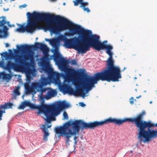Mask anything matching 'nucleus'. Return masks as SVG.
<instances>
[{
	"mask_svg": "<svg viewBox=\"0 0 157 157\" xmlns=\"http://www.w3.org/2000/svg\"><path fill=\"white\" fill-rule=\"evenodd\" d=\"M121 78V72L106 67L101 72L96 73L94 78L92 77L86 78L82 84V88L79 87L75 90L69 85L64 84L62 86V88L66 90L70 94L75 96L80 95L84 98L86 94L84 93V90H86L87 92L90 90L93 87H95L94 84L97 83L98 81L118 82L119 79Z\"/></svg>",
	"mask_w": 157,
	"mask_h": 157,
	"instance_id": "obj_1",
	"label": "nucleus"
},
{
	"mask_svg": "<svg viewBox=\"0 0 157 157\" xmlns=\"http://www.w3.org/2000/svg\"><path fill=\"white\" fill-rule=\"evenodd\" d=\"M70 32L66 33L65 35L70 36L76 34H79L82 40L76 36L70 39H67L64 43L66 47L68 48H74L78 52L83 54L89 50V38L86 34L90 30H86L79 25L75 24L69 29Z\"/></svg>",
	"mask_w": 157,
	"mask_h": 157,
	"instance_id": "obj_2",
	"label": "nucleus"
},
{
	"mask_svg": "<svg viewBox=\"0 0 157 157\" xmlns=\"http://www.w3.org/2000/svg\"><path fill=\"white\" fill-rule=\"evenodd\" d=\"M43 21L46 23V25L41 28L45 31H49L54 34H57L60 31L69 29L74 24L67 19L48 13H44Z\"/></svg>",
	"mask_w": 157,
	"mask_h": 157,
	"instance_id": "obj_3",
	"label": "nucleus"
},
{
	"mask_svg": "<svg viewBox=\"0 0 157 157\" xmlns=\"http://www.w3.org/2000/svg\"><path fill=\"white\" fill-rule=\"evenodd\" d=\"M86 35V37L89 38V49L90 48L92 47L98 51L106 49V53L109 56L106 62V67L121 72L119 67L114 65L112 58L113 53L111 52L113 47L110 45H106L104 43H101L100 40V37L97 35L92 34L91 31H89Z\"/></svg>",
	"mask_w": 157,
	"mask_h": 157,
	"instance_id": "obj_4",
	"label": "nucleus"
},
{
	"mask_svg": "<svg viewBox=\"0 0 157 157\" xmlns=\"http://www.w3.org/2000/svg\"><path fill=\"white\" fill-rule=\"evenodd\" d=\"M55 57H53V59L58 65L61 70L63 71L66 75L59 73L56 72H52L50 75V78L56 83L57 81H59V78L61 77H63L65 81L69 82L71 81L75 82V80L79 74L78 71L74 68H67L66 65L68 63V61L66 60L63 57L60 56L59 58L55 59Z\"/></svg>",
	"mask_w": 157,
	"mask_h": 157,
	"instance_id": "obj_5",
	"label": "nucleus"
},
{
	"mask_svg": "<svg viewBox=\"0 0 157 157\" xmlns=\"http://www.w3.org/2000/svg\"><path fill=\"white\" fill-rule=\"evenodd\" d=\"M55 130L56 133L59 134L66 138V144L68 145H69V142L70 138L77 134L79 131L74 121L70 120L62 126L56 127Z\"/></svg>",
	"mask_w": 157,
	"mask_h": 157,
	"instance_id": "obj_6",
	"label": "nucleus"
},
{
	"mask_svg": "<svg viewBox=\"0 0 157 157\" xmlns=\"http://www.w3.org/2000/svg\"><path fill=\"white\" fill-rule=\"evenodd\" d=\"M145 113V112L143 111L135 117L125 118L123 119H121L122 124L127 122L134 123L136 127L138 128V133H140L144 129L146 128H150L153 125V124L151 123V121H146L143 120V117Z\"/></svg>",
	"mask_w": 157,
	"mask_h": 157,
	"instance_id": "obj_7",
	"label": "nucleus"
},
{
	"mask_svg": "<svg viewBox=\"0 0 157 157\" xmlns=\"http://www.w3.org/2000/svg\"><path fill=\"white\" fill-rule=\"evenodd\" d=\"M11 58H13L15 60V63L12 62L10 61H8L6 67V69L10 72L11 69L16 70L21 68L25 66L28 64V63L26 62V60L29 59L33 58L31 56H25L24 59L20 55H14L13 54L10 56Z\"/></svg>",
	"mask_w": 157,
	"mask_h": 157,
	"instance_id": "obj_8",
	"label": "nucleus"
},
{
	"mask_svg": "<svg viewBox=\"0 0 157 157\" xmlns=\"http://www.w3.org/2000/svg\"><path fill=\"white\" fill-rule=\"evenodd\" d=\"M26 15L29 18V22L26 26V32L32 33L36 28H40V26H38L37 23L40 21H43L44 13H38L34 11L32 13L28 12Z\"/></svg>",
	"mask_w": 157,
	"mask_h": 157,
	"instance_id": "obj_9",
	"label": "nucleus"
},
{
	"mask_svg": "<svg viewBox=\"0 0 157 157\" xmlns=\"http://www.w3.org/2000/svg\"><path fill=\"white\" fill-rule=\"evenodd\" d=\"M70 106V105L65 101H59L57 106L54 105H48V122H50L52 118L59 115L63 109Z\"/></svg>",
	"mask_w": 157,
	"mask_h": 157,
	"instance_id": "obj_10",
	"label": "nucleus"
},
{
	"mask_svg": "<svg viewBox=\"0 0 157 157\" xmlns=\"http://www.w3.org/2000/svg\"><path fill=\"white\" fill-rule=\"evenodd\" d=\"M147 128V130L144 129L141 132L138 133V138L140 144L142 142L144 143L149 142L151 141L152 139L155 138L157 137V130H151L150 128Z\"/></svg>",
	"mask_w": 157,
	"mask_h": 157,
	"instance_id": "obj_11",
	"label": "nucleus"
},
{
	"mask_svg": "<svg viewBox=\"0 0 157 157\" xmlns=\"http://www.w3.org/2000/svg\"><path fill=\"white\" fill-rule=\"evenodd\" d=\"M35 44V45L25 44L24 45H20V46L17 45V48L18 50H15V52L16 54H17L18 53L19 51L20 52L25 51L29 52L35 48H40L43 51H46L48 49L47 45L43 44L36 42Z\"/></svg>",
	"mask_w": 157,
	"mask_h": 157,
	"instance_id": "obj_12",
	"label": "nucleus"
},
{
	"mask_svg": "<svg viewBox=\"0 0 157 157\" xmlns=\"http://www.w3.org/2000/svg\"><path fill=\"white\" fill-rule=\"evenodd\" d=\"M74 122L78 128L79 130L88 129H94L96 127H98L96 121L88 123H86L82 120H76Z\"/></svg>",
	"mask_w": 157,
	"mask_h": 157,
	"instance_id": "obj_13",
	"label": "nucleus"
},
{
	"mask_svg": "<svg viewBox=\"0 0 157 157\" xmlns=\"http://www.w3.org/2000/svg\"><path fill=\"white\" fill-rule=\"evenodd\" d=\"M45 40L47 41H49L51 45L54 48V49L52 51V52L54 53L53 57H55V59H57L60 57V54L59 52L58 49V41L57 39H53L52 40H49L46 38Z\"/></svg>",
	"mask_w": 157,
	"mask_h": 157,
	"instance_id": "obj_14",
	"label": "nucleus"
},
{
	"mask_svg": "<svg viewBox=\"0 0 157 157\" xmlns=\"http://www.w3.org/2000/svg\"><path fill=\"white\" fill-rule=\"evenodd\" d=\"M32 109H37L40 113H43L47 118V121L48 122V105H36L32 103H30L29 106Z\"/></svg>",
	"mask_w": 157,
	"mask_h": 157,
	"instance_id": "obj_15",
	"label": "nucleus"
},
{
	"mask_svg": "<svg viewBox=\"0 0 157 157\" xmlns=\"http://www.w3.org/2000/svg\"><path fill=\"white\" fill-rule=\"evenodd\" d=\"M96 121L98 127L100 126L109 123H113L115 124H117L118 125H120L122 124L121 119L113 118L111 117H109L103 121Z\"/></svg>",
	"mask_w": 157,
	"mask_h": 157,
	"instance_id": "obj_16",
	"label": "nucleus"
},
{
	"mask_svg": "<svg viewBox=\"0 0 157 157\" xmlns=\"http://www.w3.org/2000/svg\"><path fill=\"white\" fill-rule=\"evenodd\" d=\"M3 18L1 20H0V27H2V29H0V38H2L6 36L7 34V31L8 29L7 27L5 25L6 21L5 20V17L2 16L0 17Z\"/></svg>",
	"mask_w": 157,
	"mask_h": 157,
	"instance_id": "obj_17",
	"label": "nucleus"
},
{
	"mask_svg": "<svg viewBox=\"0 0 157 157\" xmlns=\"http://www.w3.org/2000/svg\"><path fill=\"white\" fill-rule=\"evenodd\" d=\"M13 105L12 103L7 102L5 103L4 104L0 105V121L2 119L3 114L5 113V109L11 108Z\"/></svg>",
	"mask_w": 157,
	"mask_h": 157,
	"instance_id": "obj_18",
	"label": "nucleus"
},
{
	"mask_svg": "<svg viewBox=\"0 0 157 157\" xmlns=\"http://www.w3.org/2000/svg\"><path fill=\"white\" fill-rule=\"evenodd\" d=\"M37 86V84L35 82L32 83L31 87H30L27 84H25V89L28 93L33 92L35 90H36Z\"/></svg>",
	"mask_w": 157,
	"mask_h": 157,
	"instance_id": "obj_19",
	"label": "nucleus"
},
{
	"mask_svg": "<svg viewBox=\"0 0 157 157\" xmlns=\"http://www.w3.org/2000/svg\"><path fill=\"white\" fill-rule=\"evenodd\" d=\"M44 55L45 56L42 62V65L43 67L44 68V70H46L48 68V63L47 60L48 59L49 55L47 53L45 54Z\"/></svg>",
	"mask_w": 157,
	"mask_h": 157,
	"instance_id": "obj_20",
	"label": "nucleus"
},
{
	"mask_svg": "<svg viewBox=\"0 0 157 157\" xmlns=\"http://www.w3.org/2000/svg\"><path fill=\"white\" fill-rule=\"evenodd\" d=\"M2 76L3 79L9 81L12 78V75L10 74H6L4 72H2L0 73V76Z\"/></svg>",
	"mask_w": 157,
	"mask_h": 157,
	"instance_id": "obj_21",
	"label": "nucleus"
},
{
	"mask_svg": "<svg viewBox=\"0 0 157 157\" xmlns=\"http://www.w3.org/2000/svg\"><path fill=\"white\" fill-rule=\"evenodd\" d=\"M38 86L36 87V90L37 91L39 92L41 95H43V94L47 91L49 89V88H43L44 86H41L40 85L37 84Z\"/></svg>",
	"mask_w": 157,
	"mask_h": 157,
	"instance_id": "obj_22",
	"label": "nucleus"
},
{
	"mask_svg": "<svg viewBox=\"0 0 157 157\" xmlns=\"http://www.w3.org/2000/svg\"><path fill=\"white\" fill-rule=\"evenodd\" d=\"M83 0H75L73 2L75 6H77L79 3H80L81 4V5L80 7L84 8L86 6L88 5V3L87 2H83Z\"/></svg>",
	"mask_w": 157,
	"mask_h": 157,
	"instance_id": "obj_23",
	"label": "nucleus"
},
{
	"mask_svg": "<svg viewBox=\"0 0 157 157\" xmlns=\"http://www.w3.org/2000/svg\"><path fill=\"white\" fill-rule=\"evenodd\" d=\"M40 85L41 86H44L47 85L48 83V79L47 78L44 77L41 78V81L40 82H35Z\"/></svg>",
	"mask_w": 157,
	"mask_h": 157,
	"instance_id": "obj_24",
	"label": "nucleus"
},
{
	"mask_svg": "<svg viewBox=\"0 0 157 157\" xmlns=\"http://www.w3.org/2000/svg\"><path fill=\"white\" fill-rule=\"evenodd\" d=\"M49 88V89L47 91L46 96L47 98H50L54 94L55 91L51 88Z\"/></svg>",
	"mask_w": 157,
	"mask_h": 157,
	"instance_id": "obj_25",
	"label": "nucleus"
},
{
	"mask_svg": "<svg viewBox=\"0 0 157 157\" xmlns=\"http://www.w3.org/2000/svg\"><path fill=\"white\" fill-rule=\"evenodd\" d=\"M18 25L20 26L19 28L16 29V30L18 32H22V33L26 31V26H25L23 25H20L18 24Z\"/></svg>",
	"mask_w": 157,
	"mask_h": 157,
	"instance_id": "obj_26",
	"label": "nucleus"
},
{
	"mask_svg": "<svg viewBox=\"0 0 157 157\" xmlns=\"http://www.w3.org/2000/svg\"><path fill=\"white\" fill-rule=\"evenodd\" d=\"M44 132V135L43 136V139L45 141L48 140V137L49 136V133L47 131L43 132Z\"/></svg>",
	"mask_w": 157,
	"mask_h": 157,
	"instance_id": "obj_27",
	"label": "nucleus"
},
{
	"mask_svg": "<svg viewBox=\"0 0 157 157\" xmlns=\"http://www.w3.org/2000/svg\"><path fill=\"white\" fill-rule=\"evenodd\" d=\"M20 88V86H18L16 87V89L14 90V93L15 95H20V93L19 91Z\"/></svg>",
	"mask_w": 157,
	"mask_h": 157,
	"instance_id": "obj_28",
	"label": "nucleus"
},
{
	"mask_svg": "<svg viewBox=\"0 0 157 157\" xmlns=\"http://www.w3.org/2000/svg\"><path fill=\"white\" fill-rule=\"evenodd\" d=\"M60 40H63L64 42V43L65 42L66 40L67 39L66 37L64 35H61L59 37Z\"/></svg>",
	"mask_w": 157,
	"mask_h": 157,
	"instance_id": "obj_29",
	"label": "nucleus"
},
{
	"mask_svg": "<svg viewBox=\"0 0 157 157\" xmlns=\"http://www.w3.org/2000/svg\"><path fill=\"white\" fill-rule=\"evenodd\" d=\"M45 98H46L47 99H48L46 96L45 97H44L43 96V95H41L40 94V99L41 101H44V99Z\"/></svg>",
	"mask_w": 157,
	"mask_h": 157,
	"instance_id": "obj_30",
	"label": "nucleus"
},
{
	"mask_svg": "<svg viewBox=\"0 0 157 157\" xmlns=\"http://www.w3.org/2000/svg\"><path fill=\"white\" fill-rule=\"evenodd\" d=\"M40 128L42 130L43 132H44V131H48V130L47 129V127H46V125L45 124H43L42 125V127H41Z\"/></svg>",
	"mask_w": 157,
	"mask_h": 157,
	"instance_id": "obj_31",
	"label": "nucleus"
},
{
	"mask_svg": "<svg viewBox=\"0 0 157 157\" xmlns=\"http://www.w3.org/2000/svg\"><path fill=\"white\" fill-rule=\"evenodd\" d=\"M25 105L26 106H29V105L30 104V102L27 101H25L23 102Z\"/></svg>",
	"mask_w": 157,
	"mask_h": 157,
	"instance_id": "obj_32",
	"label": "nucleus"
},
{
	"mask_svg": "<svg viewBox=\"0 0 157 157\" xmlns=\"http://www.w3.org/2000/svg\"><path fill=\"white\" fill-rule=\"evenodd\" d=\"M70 63L72 65H76L77 63L75 60L73 59L70 61Z\"/></svg>",
	"mask_w": 157,
	"mask_h": 157,
	"instance_id": "obj_33",
	"label": "nucleus"
},
{
	"mask_svg": "<svg viewBox=\"0 0 157 157\" xmlns=\"http://www.w3.org/2000/svg\"><path fill=\"white\" fill-rule=\"evenodd\" d=\"M63 116L64 119H68V115L65 112H63Z\"/></svg>",
	"mask_w": 157,
	"mask_h": 157,
	"instance_id": "obj_34",
	"label": "nucleus"
},
{
	"mask_svg": "<svg viewBox=\"0 0 157 157\" xmlns=\"http://www.w3.org/2000/svg\"><path fill=\"white\" fill-rule=\"evenodd\" d=\"M1 55L2 56L6 57L8 55V53L6 51L4 52H3L2 53H1Z\"/></svg>",
	"mask_w": 157,
	"mask_h": 157,
	"instance_id": "obj_35",
	"label": "nucleus"
},
{
	"mask_svg": "<svg viewBox=\"0 0 157 157\" xmlns=\"http://www.w3.org/2000/svg\"><path fill=\"white\" fill-rule=\"evenodd\" d=\"M25 105L22 102V103L20 105L19 107V109H24L25 107Z\"/></svg>",
	"mask_w": 157,
	"mask_h": 157,
	"instance_id": "obj_36",
	"label": "nucleus"
},
{
	"mask_svg": "<svg viewBox=\"0 0 157 157\" xmlns=\"http://www.w3.org/2000/svg\"><path fill=\"white\" fill-rule=\"evenodd\" d=\"M83 9L84 11H86L88 13L90 12V9L87 8H86L84 7V8H83Z\"/></svg>",
	"mask_w": 157,
	"mask_h": 157,
	"instance_id": "obj_37",
	"label": "nucleus"
},
{
	"mask_svg": "<svg viewBox=\"0 0 157 157\" xmlns=\"http://www.w3.org/2000/svg\"><path fill=\"white\" fill-rule=\"evenodd\" d=\"M134 99L132 97L130 99L129 102L131 104H134Z\"/></svg>",
	"mask_w": 157,
	"mask_h": 157,
	"instance_id": "obj_38",
	"label": "nucleus"
},
{
	"mask_svg": "<svg viewBox=\"0 0 157 157\" xmlns=\"http://www.w3.org/2000/svg\"><path fill=\"white\" fill-rule=\"evenodd\" d=\"M6 23H7L8 26L9 27H11V25H10V22L9 21H6V23H5V24Z\"/></svg>",
	"mask_w": 157,
	"mask_h": 157,
	"instance_id": "obj_39",
	"label": "nucleus"
},
{
	"mask_svg": "<svg viewBox=\"0 0 157 157\" xmlns=\"http://www.w3.org/2000/svg\"><path fill=\"white\" fill-rule=\"evenodd\" d=\"M80 104L81 106L82 107H84V106H85V104L82 102Z\"/></svg>",
	"mask_w": 157,
	"mask_h": 157,
	"instance_id": "obj_40",
	"label": "nucleus"
},
{
	"mask_svg": "<svg viewBox=\"0 0 157 157\" xmlns=\"http://www.w3.org/2000/svg\"><path fill=\"white\" fill-rule=\"evenodd\" d=\"M30 77L29 75H27V80H30Z\"/></svg>",
	"mask_w": 157,
	"mask_h": 157,
	"instance_id": "obj_41",
	"label": "nucleus"
},
{
	"mask_svg": "<svg viewBox=\"0 0 157 157\" xmlns=\"http://www.w3.org/2000/svg\"><path fill=\"white\" fill-rule=\"evenodd\" d=\"M76 135L75 136H75L74 137V140H76L78 138V137L77 136H76Z\"/></svg>",
	"mask_w": 157,
	"mask_h": 157,
	"instance_id": "obj_42",
	"label": "nucleus"
},
{
	"mask_svg": "<svg viewBox=\"0 0 157 157\" xmlns=\"http://www.w3.org/2000/svg\"><path fill=\"white\" fill-rule=\"evenodd\" d=\"M26 6H27V5L25 4H24L21 6V7L23 8H25V7Z\"/></svg>",
	"mask_w": 157,
	"mask_h": 157,
	"instance_id": "obj_43",
	"label": "nucleus"
},
{
	"mask_svg": "<svg viewBox=\"0 0 157 157\" xmlns=\"http://www.w3.org/2000/svg\"><path fill=\"white\" fill-rule=\"evenodd\" d=\"M6 47H7L9 46V44L7 43L5 44Z\"/></svg>",
	"mask_w": 157,
	"mask_h": 157,
	"instance_id": "obj_44",
	"label": "nucleus"
},
{
	"mask_svg": "<svg viewBox=\"0 0 157 157\" xmlns=\"http://www.w3.org/2000/svg\"><path fill=\"white\" fill-rule=\"evenodd\" d=\"M157 127V123L156 124H153V125L152 126V127Z\"/></svg>",
	"mask_w": 157,
	"mask_h": 157,
	"instance_id": "obj_45",
	"label": "nucleus"
},
{
	"mask_svg": "<svg viewBox=\"0 0 157 157\" xmlns=\"http://www.w3.org/2000/svg\"><path fill=\"white\" fill-rule=\"evenodd\" d=\"M51 126V125H48L47 127V128H50Z\"/></svg>",
	"mask_w": 157,
	"mask_h": 157,
	"instance_id": "obj_46",
	"label": "nucleus"
},
{
	"mask_svg": "<svg viewBox=\"0 0 157 157\" xmlns=\"http://www.w3.org/2000/svg\"><path fill=\"white\" fill-rule=\"evenodd\" d=\"M132 150L130 151V152H129V154H132Z\"/></svg>",
	"mask_w": 157,
	"mask_h": 157,
	"instance_id": "obj_47",
	"label": "nucleus"
},
{
	"mask_svg": "<svg viewBox=\"0 0 157 157\" xmlns=\"http://www.w3.org/2000/svg\"><path fill=\"white\" fill-rule=\"evenodd\" d=\"M107 42V40L105 41H104V42L103 43H104L105 44V43H106Z\"/></svg>",
	"mask_w": 157,
	"mask_h": 157,
	"instance_id": "obj_48",
	"label": "nucleus"
},
{
	"mask_svg": "<svg viewBox=\"0 0 157 157\" xmlns=\"http://www.w3.org/2000/svg\"><path fill=\"white\" fill-rule=\"evenodd\" d=\"M75 144H76L77 143V140H75Z\"/></svg>",
	"mask_w": 157,
	"mask_h": 157,
	"instance_id": "obj_49",
	"label": "nucleus"
},
{
	"mask_svg": "<svg viewBox=\"0 0 157 157\" xmlns=\"http://www.w3.org/2000/svg\"><path fill=\"white\" fill-rule=\"evenodd\" d=\"M141 96H138V97H136V98H139Z\"/></svg>",
	"mask_w": 157,
	"mask_h": 157,
	"instance_id": "obj_50",
	"label": "nucleus"
},
{
	"mask_svg": "<svg viewBox=\"0 0 157 157\" xmlns=\"http://www.w3.org/2000/svg\"><path fill=\"white\" fill-rule=\"evenodd\" d=\"M10 52H12V50L10 49H9V50H8Z\"/></svg>",
	"mask_w": 157,
	"mask_h": 157,
	"instance_id": "obj_51",
	"label": "nucleus"
},
{
	"mask_svg": "<svg viewBox=\"0 0 157 157\" xmlns=\"http://www.w3.org/2000/svg\"><path fill=\"white\" fill-rule=\"evenodd\" d=\"M51 0L52 1H56L57 0Z\"/></svg>",
	"mask_w": 157,
	"mask_h": 157,
	"instance_id": "obj_52",
	"label": "nucleus"
},
{
	"mask_svg": "<svg viewBox=\"0 0 157 157\" xmlns=\"http://www.w3.org/2000/svg\"><path fill=\"white\" fill-rule=\"evenodd\" d=\"M152 101H151L150 102V104H151L152 103Z\"/></svg>",
	"mask_w": 157,
	"mask_h": 157,
	"instance_id": "obj_53",
	"label": "nucleus"
},
{
	"mask_svg": "<svg viewBox=\"0 0 157 157\" xmlns=\"http://www.w3.org/2000/svg\"><path fill=\"white\" fill-rule=\"evenodd\" d=\"M11 0V1H14L15 0Z\"/></svg>",
	"mask_w": 157,
	"mask_h": 157,
	"instance_id": "obj_54",
	"label": "nucleus"
},
{
	"mask_svg": "<svg viewBox=\"0 0 157 157\" xmlns=\"http://www.w3.org/2000/svg\"><path fill=\"white\" fill-rule=\"evenodd\" d=\"M76 87L77 88V87H78L77 85H76Z\"/></svg>",
	"mask_w": 157,
	"mask_h": 157,
	"instance_id": "obj_55",
	"label": "nucleus"
}]
</instances>
